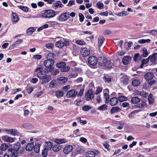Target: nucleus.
I'll use <instances>...</instances> for the list:
<instances>
[{
	"instance_id": "f3484780",
	"label": "nucleus",
	"mask_w": 157,
	"mask_h": 157,
	"mask_svg": "<svg viewBox=\"0 0 157 157\" xmlns=\"http://www.w3.org/2000/svg\"><path fill=\"white\" fill-rule=\"evenodd\" d=\"M63 6V5L60 1H57L56 2L53 3L52 5L53 7L55 9H57L58 7L62 8Z\"/></svg>"
},
{
	"instance_id": "a878e982",
	"label": "nucleus",
	"mask_w": 157,
	"mask_h": 157,
	"mask_svg": "<svg viewBox=\"0 0 157 157\" xmlns=\"http://www.w3.org/2000/svg\"><path fill=\"white\" fill-rule=\"evenodd\" d=\"M45 148L47 150H50L52 147L53 144L51 142H46L45 143Z\"/></svg>"
},
{
	"instance_id": "e433bc0d",
	"label": "nucleus",
	"mask_w": 157,
	"mask_h": 157,
	"mask_svg": "<svg viewBox=\"0 0 157 157\" xmlns=\"http://www.w3.org/2000/svg\"><path fill=\"white\" fill-rule=\"evenodd\" d=\"M140 110H136L134 111L129 114L128 115V117L130 118H132L134 116L135 114L136 113H138V112H140Z\"/></svg>"
},
{
	"instance_id": "a19ab883",
	"label": "nucleus",
	"mask_w": 157,
	"mask_h": 157,
	"mask_svg": "<svg viewBox=\"0 0 157 157\" xmlns=\"http://www.w3.org/2000/svg\"><path fill=\"white\" fill-rule=\"evenodd\" d=\"M55 55L52 53H50L48 54L46 56V57L48 59H51L52 60L54 58Z\"/></svg>"
},
{
	"instance_id": "13d9d810",
	"label": "nucleus",
	"mask_w": 157,
	"mask_h": 157,
	"mask_svg": "<svg viewBox=\"0 0 157 157\" xmlns=\"http://www.w3.org/2000/svg\"><path fill=\"white\" fill-rule=\"evenodd\" d=\"M22 41V39H18L14 43V44L16 46H18L20 44H21Z\"/></svg>"
},
{
	"instance_id": "0e129e2a",
	"label": "nucleus",
	"mask_w": 157,
	"mask_h": 157,
	"mask_svg": "<svg viewBox=\"0 0 157 157\" xmlns=\"http://www.w3.org/2000/svg\"><path fill=\"white\" fill-rule=\"evenodd\" d=\"M78 16L79 17V21L80 22H82L83 21L84 17V15L82 13H79V14Z\"/></svg>"
},
{
	"instance_id": "cd10ccee",
	"label": "nucleus",
	"mask_w": 157,
	"mask_h": 157,
	"mask_svg": "<svg viewBox=\"0 0 157 157\" xmlns=\"http://www.w3.org/2000/svg\"><path fill=\"white\" fill-rule=\"evenodd\" d=\"M26 33L28 35H31L35 31V29L34 27H31L26 29Z\"/></svg>"
},
{
	"instance_id": "2eb2a0df",
	"label": "nucleus",
	"mask_w": 157,
	"mask_h": 157,
	"mask_svg": "<svg viewBox=\"0 0 157 157\" xmlns=\"http://www.w3.org/2000/svg\"><path fill=\"white\" fill-rule=\"evenodd\" d=\"M118 102V99L116 97H113L110 100L109 104L112 106H114L117 104Z\"/></svg>"
},
{
	"instance_id": "3c124183",
	"label": "nucleus",
	"mask_w": 157,
	"mask_h": 157,
	"mask_svg": "<svg viewBox=\"0 0 157 157\" xmlns=\"http://www.w3.org/2000/svg\"><path fill=\"white\" fill-rule=\"evenodd\" d=\"M70 67L69 66H64L60 69L62 72H67L69 70Z\"/></svg>"
},
{
	"instance_id": "4c0bfd02",
	"label": "nucleus",
	"mask_w": 157,
	"mask_h": 157,
	"mask_svg": "<svg viewBox=\"0 0 157 157\" xmlns=\"http://www.w3.org/2000/svg\"><path fill=\"white\" fill-rule=\"evenodd\" d=\"M151 40L150 39H147L146 40L142 39L139 40L138 41V43L141 44H144L145 43H149L150 42Z\"/></svg>"
},
{
	"instance_id": "6e6d98bb",
	"label": "nucleus",
	"mask_w": 157,
	"mask_h": 157,
	"mask_svg": "<svg viewBox=\"0 0 157 157\" xmlns=\"http://www.w3.org/2000/svg\"><path fill=\"white\" fill-rule=\"evenodd\" d=\"M18 6L19 8L25 12H27L28 11V8L27 7L23 6Z\"/></svg>"
},
{
	"instance_id": "7c9ffc66",
	"label": "nucleus",
	"mask_w": 157,
	"mask_h": 157,
	"mask_svg": "<svg viewBox=\"0 0 157 157\" xmlns=\"http://www.w3.org/2000/svg\"><path fill=\"white\" fill-rule=\"evenodd\" d=\"M108 109V106L106 104H103L99 106L98 108V110L100 111H103L107 110Z\"/></svg>"
},
{
	"instance_id": "4468645a",
	"label": "nucleus",
	"mask_w": 157,
	"mask_h": 157,
	"mask_svg": "<svg viewBox=\"0 0 157 157\" xmlns=\"http://www.w3.org/2000/svg\"><path fill=\"white\" fill-rule=\"evenodd\" d=\"M132 84L133 86L136 87L140 85V82L139 79L136 78H133L132 79Z\"/></svg>"
},
{
	"instance_id": "473e14b6",
	"label": "nucleus",
	"mask_w": 157,
	"mask_h": 157,
	"mask_svg": "<svg viewBox=\"0 0 157 157\" xmlns=\"http://www.w3.org/2000/svg\"><path fill=\"white\" fill-rule=\"evenodd\" d=\"M56 46L57 47L59 48H61L63 47L64 46L63 42L61 40L57 41L56 43Z\"/></svg>"
},
{
	"instance_id": "c9c22d12",
	"label": "nucleus",
	"mask_w": 157,
	"mask_h": 157,
	"mask_svg": "<svg viewBox=\"0 0 157 157\" xmlns=\"http://www.w3.org/2000/svg\"><path fill=\"white\" fill-rule=\"evenodd\" d=\"M10 134L13 136L18 135L19 132L17 130L15 129H10Z\"/></svg>"
},
{
	"instance_id": "39448f33",
	"label": "nucleus",
	"mask_w": 157,
	"mask_h": 157,
	"mask_svg": "<svg viewBox=\"0 0 157 157\" xmlns=\"http://www.w3.org/2000/svg\"><path fill=\"white\" fill-rule=\"evenodd\" d=\"M98 63V60L95 56H90L88 59V64L90 67L95 66Z\"/></svg>"
},
{
	"instance_id": "864d4df0",
	"label": "nucleus",
	"mask_w": 157,
	"mask_h": 157,
	"mask_svg": "<svg viewBox=\"0 0 157 157\" xmlns=\"http://www.w3.org/2000/svg\"><path fill=\"white\" fill-rule=\"evenodd\" d=\"M78 75V73L77 72H74L73 73H69L68 76L70 78H75Z\"/></svg>"
},
{
	"instance_id": "ea45409f",
	"label": "nucleus",
	"mask_w": 157,
	"mask_h": 157,
	"mask_svg": "<svg viewBox=\"0 0 157 157\" xmlns=\"http://www.w3.org/2000/svg\"><path fill=\"white\" fill-rule=\"evenodd\" d=\"M133 60L135 62L139 61L140 60V54L139 53H136L134 55Z\"/></svg>"
},
{
	"instance_id": "aec40b11",
	"label": "nucleus",
	"mask_w": 157,
	"mask_h": 157,
	"mask_svg": "<svg viewBox=\"0 0 157 157\" xmlns=\"http://www.w3.org/2000/svg\"><path fill=\"white\" fill-rule=\"evenodd\" d=\"M34 147L33 143H29L26 145L25 149L27 151H30L33 150Z\"/></svg>"
},
{
	"instance_id": "20e7f679",
	"label": "nucleus",
	"mask_w": 157,
	"mask_h": 157,
	"mask_svg": "<svg viewBox=\"0 0 157 157\" xmlns=\"http://www.w3.org/2000/svg\"><path fill=\"white\" fill-rule=\"evenodd\" d=\"M56 15L55 12L52 10H46L42 13V16L44 18H51Z\"/></svg>"
},
{
	"instance_id": "f257e3e1",
	"label": "nucleus",
	"mask_w": 157,
	"mask_h": 157,
	"mask_svg": "<svg viewBox=\"0 0 157 157\" xmlns=\"http://www.w3.org/2000/svg\"><path fill=\"white\" fill-rule=\"evenodd\" d=\"M35 71L37 72L36 76L42 80V84H45L51 80V76L49 74H47L46 71H43V67L40 66L37 67Z\"/></svg>"
},
{
	"instance_id": "412c9836",
	"label": "nucleus",
	"mask_w": 157,
	"mask_h": 157,
	"mask_svg": "<svg viewBox=\"0 0 157 157\" xmlns=\"http://www.w3.org/2000/svg\"><path fill=\"white\" fill-rule=\"evenodd\" d=\"M40 146V144L38 143H35L33 148L34 151L35 152L38 153L39 152Z\"/></svg>"
},
{
	"instance_id": "a211bd4d",
	"label": "nucleus",
	"mask_w": 157,
	"mask_h": 157,
	"mask_svg": "<svg viewBox=\"0 0 157 157\" xmlns=\"http://www.w3.org/2000/svg\"><path fill=\"white\" fill-rule=\"evenodd\" d=\"M2 139L3 140L7 142H13L14 141V139L13 138L8 136H2Z\"/></svg>"
},
{
	"instance_id": "f03ea898",
	"label": "nucleus",
	"mask_w": 157,
	"mask_h": 157,
	"mask_svg": "<svg viewBox=\"0 0 157 157\" xmlns=\"http://www.w3.org/2000/svg\"><path fill=\"white\" fill-rule=\"evenodd\" d=\"M23 148L21 147L20 143L17 142L15 143L13 146V148L9 150L8 153L10 154V155L12 157H17L18 151L19 149H23Z\"/></svg>"
},
{
	"instance_id": "052dcab7",
	"label": "nucleus",
	"mask_w": 157,
	"mask_h": 157,
	"mask_svg": "<svg viewBox=\"0 0 157 157\" xmlns=\"http://www.w3.org/2000/svg\"><path fill=\"white\" fill-rule=\"evenodd\" d=\"M70 88V86L69 85L65 86L62 88V91L63 92H66Z\"/></svg>"
},
{
	"instance_id": "58836bf2",
	"label": "nucleus",
	"mask_w": 157,
	"mask_h": 157,
	"mask_svg": "<svg viewBox=\"0 0 157 157\" xmlns=\"http://www.w3.org/2000/svg\"><path fill=\"white\" fill-rule=\"evenodd\" d=\"M121 81L124 83L127 84L129 82V79L124 76L121 78Z\"/></svg>"
},
{
	"instance_id": "6ab92c4d",
	"label": "nucleus",
	"mask_w": 157,
	"mask_h": 157,
	"mask_svg": "<svg viewBox=\"0 0 157 157\" xmlns=\"http://www.w3.org/2000/svg\"><path fill=\"white\" fill-rule=\"evenodd\" d=\"M96 153L93 151H87L85 153L86 157H95Z\"/></svg>"
},
{
	"instance_id": "4be33fe9",
	"label": "nucleus",
	"mask_w": 157,
	"mask_h": 157,
	"mask_svg": "<svg viewBox=\"0 0 157 157\" xmlns=\"http://www.w3.org/2000/svg\"><path fill=\"white\" fill-rule=\"evenodd\" d=\"M121 109L118 107H113L110 110V113L113 114L115 113L120 112Z\"/></svg>"
},
{
	"instance_id": "680f3d73",
	"label": "nucleus",
	"mask_w": 157,
	"mask_h": 157,
	"mask_svg": "<svg viewBox=\"0 0 157 157\" xmlns=\"http://www.w3.org/2000/svg\"><path fill=\"white\" fill-rule=\"evenodd\" d=\"M102 88L101 87H98L97 88L96 91L95 92V94L96 95H97L100 93H101L102 91Z\"/></svg>"
},
{
	"instance_id": "bf43d9fd",
	"label": "nucleus",
	"mask_w": 157,
	"mask_h": 157,
	"mask_svg": "<svg viewBox=\"0 0 157 157\" xmlns=\"http://www.w3.org/2000/svg\"><path fill=\"white\" fill-rule=\"evenodd\" d=\"M48 150L44 148L42 151V155L43 157H46L47 155Z\"/></svg>"
},
{
	"instance_id": "2f4dec72",
	"label": "nucleus",
	"mask_w": 157,
	"mask_h": 157,
	"mask_svg": "<svg viewBox=\"0 0 157 157\" xmlns=\"http://www.w3.org/2000/svg\"><path fill=\"white\" fill-rule=\"evenodd\" d=\"M55 143L57 144H61L62 143L67 142V140H65L64 139H56L55 140Z\"/></svg>"
},
{
	"instance_id": "72a5a7b5",
	"label": "nucleus",
	"mask_w": 157,
	"mask_h": 157,
	"mask_svg": "<svg viewBox=\"0 0 157 157\" xmlns=\"http://www.w3.org/2000/svg\"><path fill=\"white\" fill-rule=\"evenodd\" d=\"M66 66V64L65 63L63 62H60L57 63L56 66L57 67L61 68L64 66Z\"/></svg>"
},
{
	"instance_id": "37998d69",
	"label": "nucleus",
	"mask_w": 157,
	"mask_h": 157,
	"mask_svg": "<svg viewBox=\"0 0 157 157\" xmlns=\"http://www.w3.org/2000/svg\"><path fill=\"white\" fill-rule=\"evenodd\" d=\"M57 86L56 81L52 80L51 81L49 84V87L51 88H54Z\"/></svg>"
},
{
	"instance_id": "0eeeda50",
	"label": "nucleus",
	"mask_w": 157,
	"mask_h": 157,
	"mask_svg": "<svg viewBox=\"0 0 157 157\" xmlns=\"http://www.w3.org/2000/svg\"><path fill=\"white\" fill-rule=\"evenodd\" d=\"M85 97L87 101L91 100L94 98V95L92 90L90 89L88 90L86 93Z\"/></svg>"
},
{
	"instance_id": "a18cd8bd",
	"label": "nucleus",
	"mask_w": 157,
	"mask_h": 157,
	"mask_svg": "<svg viewBox=\"0 0 157 157\" xmlns=\"http://www.w3.org/2000/svg\"><path fill=\"white\" fill-rule=\"evenodd\" d=\"M118 99V101L119 100L120 102L126 101L127 100V98L124 96H120Z\"/></svg>"
},
{
	"instance_id": "e2e57ef3",
	"label": "nucleus",
	"mask_w": 157,
	"mask_h": 157,
	"mask_svg": "<svg viewBox=\"0 0 157 157\" xmlns=\"http://www.w3.org/2000/svg\"><path fill=\"white\" fill-rule=\"evenodd\" d=\"M53 46L54 45L52 43H47L45 44V47L48 49H52Z\"/></svg>"
},
{
	"instance_id": "dca6fc26",
	"label": "nucleus",
	"mask_w": 157,
	"mask_h": 157,
	"mask_svg": "<svg viewBox=\"0 0 157 157\" xmlns=\"http://www.w3.org/2000/svg\"><path fill=\"white\" fill-rule=\"evenodd\" d=\"M107 59L106 58L104 57H100L99 59V62L98 64L100 66H104V64L105 63Z\"/></svg>"
},
{
	"instance_id": "c85d7f7f",
	"label": "nucleus",
	"mask_w": 157,
	"mask_h": 157,
	"mask_svg": "<svg viewBox=\"0 0 157 157\" xmlns=\"http://www.w3.org/2000/svg\"><path fill=\"white\" fill-rule=\"evenodd\" d=\"M55 95L58 98H60L63 96V93L62 90H57L56 91Z\"/></svg>"
},
{
	"instance_id": "774afa93",
	"label": "nucleus",
	"mask_w": 157,
	"mask_h": 157,
	"mask_svg": "<svg viewBox=\"0 0 157 157\" xmlns=\"http://www.w3.org/2000/svg\"><path fill=\"white\" fill-rule=\"evenodd\" d=\"M150 33L153 36L157 34V31L155 30H152L150 31Z\"/></svg>"
},
{
	"instance_id": "1a4fd4ad",
	"label": "nucleus",
	"mask_w": 157,
	"mask_h": 157,
	"mask_svg": "<svg viewBox=\"0 0 157 157\" xmlns=\"http://www.w3.org/2000/svg\"><path fill=\"white\" fill-rule=\"evenodd\" d=\"M73 149V147L71 145H68L66 146L63 149V152L66 154H69L72 151Z\"/></svg>"
},
{
	"instance_id": "393cba45",
	"label": "nucleus",
	"mask_w": 157,
	"mask_h": 157,
	"mask_svg": "<svg viewBox=\"0 0 157 157\" xmlns=\"http://www.w3.org/2000/svg\"><path fill=\"white\" fill-rule=\"evenodd\" d=\"M157 55V53L154 54L152 56H149L148 58L150 59V61L152 63H154L157 59V56L156 55Z\"/></svg>"
},
{
	"instance_id": "ddd939ff",
	"label": "nucleus",
	"mask_w": 157,
	"mask_h": 157,
	"mask_svg": "<svg viewBox=\"0 0 157 157\" xmlns=\"http://www.w3.org/2000/svg\"><path fill=\"white\" fill-rule=\"evenodd\" d=\"M68 78L64 77H61L59 78L57 80L59 82L61 85H64L67 81Z\"/></svg>"
},
{
	"instance_id": "603ef678",
	"label": "nucleus",
	"mask_w": 157,
	"mask_h": 157,
	"mask_svg": "<svg viewBox=\"0 0 157 157\" xmlns=\"http://www.w3.org/2000/svg\"><path fill=\"white\" fill-rule=\"evenodd\" d=\"M112 64L110 62V61L109 60H107L106 62L104 64V66H105L108 67H111L112 66Z\"/></svg>"
},
{
	"instance_id": "bb28decb",
	"label": "nucleus",
	"mask_w": 157,
	"mask_h": 157,
	"mask_svg": "<svg viewBox=\"0 0 157 157\" xmlns=\"http://www.w3.org/2000/svg\"><path fill=\"white\" fill-rule=\"evenodd\" d=\"M140 100V98L137 97H132L131 99V102L134 104H137Z\"/></svg>"
},
{
	"instance_id": "49530a36",
	"label": "nucleus",
	"mask_w": 157,
	"mask_h": 157,
	"mask_svg": "<svg viewBox=\"0 0 157 157\" xmlns=\"http://www.w3.org/2000/svg\"><path fill=\"white\" fill-rule=\"evenodd\" d=\"M8 147V145L4 143L2 144L1 146V149L3 151H6Z\"/></svg>"
},
{
	"instance_id": "f8f14e48",
	"label": "nucleus",
	"mask_w": 157,
	"mask_h": 157,
	"mask_svg": "<svg viewBox=\"0 0 157 157\" xmlns=\"http://www.w3.org/2000/svg\"><path fill=\"white\" fill-rule=\"evenodd\" d=\"M131 61V57L129 56H124L122 59L123 63L125 65L128 64Z\"/></svg>"
},
{
	"instance_id": "f704fd0d",
	"label": "nucleus",
	"mask_w": 157,
	"mask_h": 157,
	"mask_svg": "<svg viewBox=\"0 0 157 157\" xmlns=\"http://www.w3.org/2000/svg\"><path fill=\"white\" fill-rule=\"evenodd\" d=\"M104 38L103 36H99L98 38V45L101 46L103 43Z\"/></svg>"
},
{
	"instance_id": "c03bdc74",
	"label": "nucleus",
	"mask_w": 157,
	"mask_h": 157,
	"mask_svg": "<svg viewBox=\"0 0 157 157\" xmlns=\"http://www.w3.org/2000/svg\"><path fill=\"white\" fill-rule=\"evenodd\" d=\"M22 126L23 128H30L32 127L31 124L30 123H24L22 124Z\"/></svg>"
},
{
	"instance_id": "de8ad7c7",
	"label": "nucleus",
	"mask_w": 157,
	"mask_h": 157,
	"mask_svg": "<svg viewBox=\"0 0 157 157\" xmlns=\"http://www.w3.org/2000/svg\"><path fill=\"white\" fill-rule=\"evenodd\" d=\"M145 103L144 102H142L141 103H139L135 105V107L136 108H141L144 107L145 105Z\"/></svg>"
},
{
	"instance_id": "69168bd1",
	"label": "nucleus",
	"mask_w": 157,
	"mask_h": 157,
	"mask_svg": "<svg viewBox=\"0 0 157 157\" xmlns=\"http://www.w3.org/2000/svg\"><path fill=\"white\" fill-rule=\"evenodd\" d=\"M84 88L81 89L79 92L78 93V94H77V96H80L81 97L83 94V93L84 91Z\"/></svg>"
},
{
	"instance_id": "9b49d317",
	"label": "nucleus",
	"mask_w": 157,
	"mask_h": 157,
	"mask_svg": "<svg viewBox=\"0 0 157 157\" xmlns=\"http://www.w3.org/2000/svg\"><path fill=\"white\" fill-rule=\"evenodd\" d=\"M90 54V51L89 50L86 48H83L81 51V54L83 57H86L88 56Z\"/></svg>"
},
{
	"instance_id": "5fc2aeb1",
	"label": "nucleus",
	"mask_w": 157,
	"mask_h": 157,
	"mask_svg": "<svg viewBox=\"0 0 157 157\" xmlns=\"http://www.w3.org/2000/svg\"><path fill=\"white\" fill-rule=\"evenodd\" d=\"M143 57H146L148 55V53L147 50V49L145 48H144L143 49Z\"/></svg>"
},
{
	"instance_id": "7ed1b4c3",
	"label": "nucleus",
	"mask_w": 157,
	"mask_h": 157,
	"mask_svg": "<svg viewBox=\"0 0 157 157\" xmlns=\"http://www.w3.org/2000/svg\"><path fill=\"white\" fill-rule=\"evenodd\" d=\"M54 60L51 59L45 60L44 63V65L46 67L45 70L47 72H50L53 71L54 68L52 66L54 65Z\"/></svg>"
},
{
	"instance_id": "8fccbe9b",
	"label": "nucleus",
	"mask_w": 157,
	"mask_h": 157,
	"mask_svg": "<svg viewBox=\"0 0 157 157\" xmlns=\"http://www.w3.org/2000/svg\"><path fill=\"white\" fill-rule=\"evenodd\" d=\"M98 7L100 9H102L104 8V5L102 3L98 2L96 4Z\"/></svg>"
},
{
	"instance_id": "b1692460",
	"label": "nucleus",
	"mask_w": 157,
	"mask_h": 157,
	"mask_svg": "<svg viewBox=\"0 0 157 157\" xmlns=\"http://www.w3.org/2000/svg\"><path fill=\"white\" fill-rule=\"evenodd\" d=\"M11 19L12 21L15 22H17L19 20L17 15L16 13H12Z\"/></svg>"
},
{
	"instance_id": "423d86ee",
	"label": "nucleus",
	"mask_w": 157,
	"mask_h": 157,
	"mask_svg": "<svg viewBox=\"0 0 157 157\" xmlns=\"http://www.w3.org/2000/svg\"><path fill=\"white\" fill-rule=\"evenodd\" d=\"M69 13L66 12L62 13L58 17V20L60 22L65 21L67 20L69 18Z\"/></svg>"
},
{
	"instance_id": "09e8293b",
	"label": "nucleus",
	"mask_w": 157,
	"mask_h": 157,
	"mask_svg": "<svg viewBox=\"0 0 157 157\" xmlns=\"http://www.w3.org/2000/svg\"><path fill=\"white\" fill-rule=\"evenodd\" d=\"M91 109V107L89 105H84L82 107V110L85 111H87Z\"/></svg>"
},
{
	"instance_id": "4d7b16f0",
	"label": "nucleus",
	"mask_w": 157,
	"mask_h": 157,
	"mask_svg": "<svg viewBox=\"0 0 157 157\" xmlns=\"http://www.w3.org/2000/svg\"><path fill=\"white\" fill-rule=\"evenodd\" d=\"M103 79L105 82H109L111 81V78L108 76H104Z\"/></svg>"
},
{
	"instance_id": "338daca9",
	"label": "nucleus",
	"mask_w": 157,
	"mask_h": 157,
	"mask_svg": "<svg viewBox=\"0 0 157 157\" xmlns=\"http://www.w3.org/2000/svg\"><path fill=\"white\" fill-rule=\"evenodd\" d=\"M122 106L124 108H129V104L128 102H124L122 104Z\"/></svg>"
},
{
	"instance_id": "79ce46f5",
	"label": "nucleus",
	"mask_w": 157,
	"mask_h": 157,
	"mask_svg": "<svg viewBox=\"0 0 157 157\" xmlns=\"http://www.w3.org/2000/svg\"><path fill=\"white\" fill-rule=\"evenodd\" d=\"M25 89L28 94H30L33 90L32 87L29 86H28L25 87Z\"/></svg>"
},
{
	"instance_id": "6e6552de",
	"label": "nucleus",
	"mask_w": 157,
	"mask_h": 157,
	"mask_svg": "<svg viewBox=\"0 0 157 157\" xmlns=\"http://www.w3.org/2000/svg\"><path fill=\"white\" fill-rule=\"evenodd\" d=\"M77 94V92H76L75 89H71L68 91L67 94V96L68 98L75 97Z\"/></svg>"
},
{
	"instance_id": "9d476101",
	"label": "nucleus",
	"mask_w": 157,
	"mask_h": 157,
	"mask_svg": "<svg viewBox=\"0 0 157 157\" xmlns=\"http://www.w3.org/2000/svg\"><path fill=\"white\" fill-rule=\"evenodd\" d=\"M154 76L153 74L151 72L146 73L144 75L145 79L147 81H149L152 79Z\"/></svg>"
},
{
	"instance_id": "c756f323",
	"label": "nucleus",
	"mask_w": 157,
	"mask_h": 157,
	"mask_svg": "<svg viewBox=\"0 0 157 157\" xmlns=\"http://www.w3.org/2000/svg\"><path fill=\"white\" fill-rule=\"evenodd\" d=\"M148 100L150 104H152L154 103V98L151 94L149 95L148 97Z\"/></svg>"
},
{
	"instance_id": "5701e85b",
	"label": "nucleus",
	"mask_w": 157,
	"mask_h": 157,
	"mask_svg": "<svg viewBox=\"0 0 157 157\" xmlns=\"http://www.w3.org/2000/svg\"><path fill=\"white\" fill-rule=\"evenodd\" d=\"M62 147L61 145L59 144L54 145L52 147V150L55 152L58 151Z\"/></svg>"
}]
</instances>
